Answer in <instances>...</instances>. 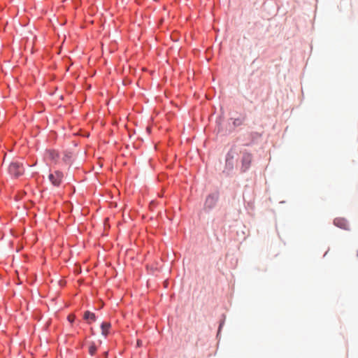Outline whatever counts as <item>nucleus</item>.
Listing matches in <instances>:
<instances>
[{
    "label": "nucleus",
    "mask_w": 358,
    "mask_h": 358,
    "mask_svg": "<svg viewBox=\"0 0 358 358\" xmlns=\"http://www.w3.org/2000/svg\"><path fill=\"white\" fill-rule=\"evenodd\" d=\"M24 171V169L22 166V164L15 162L10 163L8 167V172L10 175L13 176L14 177H18L23 174Z\"/></svg>",
    "instance_id": "obj_1"
},
{
    "label": "nucleus",
    "mask_w": 358,
    "mask_h": 358,
    "mask_svg": "<svg viewBox=\"0 0 358 358\" xmlns=\"http://www.w3.org/2000/svg\"><path fill=\"white\" fill-rule=\"evenodd\" d=\"M63 177L64 176L62 172L55 171L50 173L48 178L54 186L59 187L62 182Z\"/></svg>",
    "instance_id": "obj_2"
},
{
    "label": "nucleus",
    "mask_w": 358,
    "mask_h": 358,
    "mask_svg": "<svg viewBox=\"0 0 358 358\" xmlns=\"http://www.w3.org/2000/svg\"><path fill=\"white\" fill-rule=\"evenodd\" d=\"M252 159V156L250 153H244L242 157V167L241 169L243 172L246 171L250 166Z\"/></svg>",
    "instance_id": "obj_3"
},
{
    "label": "nucleus",
    "mask_w": 358,
    "mask_h": 358,
    "mask_svg": "<svg viewBox=\"0 0 358 358\" xmlns=\"http://www.w3.org/2000/svg\"><path fill=\"white\" fill-rule=\"evenodd\" d=\"M334 225H336V227H338L341 229H345V230L349 229L348 222L345 218H342V217L335 218L334 220Z\"/></svg>",
    "instance_id": "obj_4"
},
{
    "label": "nucleus",
    "mask_w": 358,
    "mask_h": 358,
    "mask_svg": "<svg viewBox=\"0 0 358 358\" xmlns=\"http://www.w3.org/2000/svg\"><path fill=\"white\" fill-rule=\"evenodd\" d=\"M217 196L215 195H209L206 200L205 205L207 208H213L217 201Z\"/></svg>",
    "instance_id": "obj_5"
},
{
    "label": "nucleus",
    "mask_w": 358,
    "mask_h": 358,
    "mask_svg": "<svg viewBox=\"0 0 358 358\" xmlns=\"http://www.w3.org/2000/svg\"><path fill=\"white\" fill-rule=\"evenodd\" d=\"M83 319L90 324L96 320V316L94 313L87 310L84 313Z\"/></svg>",
    "instance_id": "obj_6"
},
{
    "label": "nucleus",
    "mask_w": 358,
    "mask_h": 358,
    "mask_svg": "<svg viewBox=\"0 0 358 358\" xmlns=\"http://www.w3.org/2000/svg\"><path fill=\"white\" fill-rule=\"evenodd\" d=\"M110 327H111V325H110V322H103L101 325V334L103 335L104 336H106L109 333V330H110Z\"/></svg>",
    "instance_id": "obj_7"
},
{
    "label": "nucleus",
    "mask_w": 358,
    "mask_h": 358,
    "mask_svg": "<svg viewBox=\"0 0 358 358\" xmlns=\"http://www.w3.org/2000/svg\"><path fill=\"white\" fill-rule=\"evenodd\" d=\"M47 155L48 157L52 160H56L58 157V154L55 150H48Z\"/></svg>",
    "instance_id": "obj_8"
},
{
    "label": "nucleus",
    "mask_w": 358,
    "mask_h": 358,
    "mask_svg": "<svg viewBox=\"0 0 358 358\" xmlns=\"http://www.w3.org/2000/svg\"><path fill=\"white\" fill-rule=\"evenodd\" d=\"M88 352L89 353L93 356L95 355L96 352V347L95 345V344L94 343H92L89 347V349H88Z\"/></svg>",
    "instance_id": "obj_9"
},
{
    "label": "nucleus",
    "mask_w": 358,
    "mask_h": 358,
    "mask_svg": "<svg viewBox=\"0 0 358 358\" xmlns=\"http://www.w3.org/2000/svg\"><path fill=\"white\" fill-rule=\"evenodd\" d=\"M242 124H243V120L242 119L238 118V119H235L234 121V124L235 126H240Z\"/></svg>",
    "instance_id": "obj_10"
},
{
    "label": "nucleus",
    "mask_w": 358,
    "mask_h": 358,
    "mask_svg": "<svg viewBox=\"0 0 358 358\" xmlns=\"http://www.w3.org/2000/svg\"><path fill=\"white\" fill-rule=\"evenodd\" d=\"M75 318H76V317L74 315H69L67 317V319L70 323H73L75 320Z\"/></svg>",
    "instance_id": "obj_11"
},
{
    "label": "nucleus",
    "mask_w": 358,
    "mask_h": 358,
    "mask_svg": "<svg viewBox=\"0 0 358 358\" xmlns=\"http://www.w3.org/2000/svg\"><path fill=\"white\" fill-rule=\"evenodd\" d=\"M155 206V203L154 202L150 203V208H154Z\"/></svg>",
    "instance_id": "obj_12"
},
{
    "label": "nucleus",
    "mask_w": 358,
    "mask_h": 358,
    "mask_svg": "<svg viewBox=\"0 0 358 358\" xmlns=\"http://www.w3.org/2000/svg\"><path fill=\"white\" fill-rule=\"evenodd\" d=\"M141 342L140 341H138V342H137V345H138V346H140V345H141Z\"/></svg>",
    "instance_id": "obj_13"
},
{
    "label": "nucleus",
    "mask_w": 358,
    "mask_h": 358,
    "mask_svg": "<svg viewBox=\"0 0 358 358\" xmlns=\"http://www.w3.org/2000/svg\"><path fill=\"white\" fill-rule=\"evenodd\" d=\"M167 285H168V282H164V286L166 287H167Z\"/></svg>",
    "instance_id": "obj_14"
},
{
    "label": "nucleus",
    "mask_w": 358,
    "mask_h": 358,
    "mask_svg": "<svg viewBox=\"0 0 358 358\" xmlns=\"http://www.w3.org/2000/svg\"><path fill=\"white\" fill-rule=\"evenodd\" d=\"M107 355H108V352H105L104 356H106V357Z\"/></svg>",
    "instance_id": "obj_15"
},
{
    "label": "nucleus",
    "mask_w": 358,
    "mask_h": 358,
    "mask_svg": "<svg viewBox=\"0 0 358 358\" xmlns=\"http://www.w3.org/2000/svg\"><path fill=\"white\" fill-rule=\"evenodd\" d=\"M357 257H358V250H357Z\"/></svg>",
    "instance_id": "obj_16"
}]
</instances>
